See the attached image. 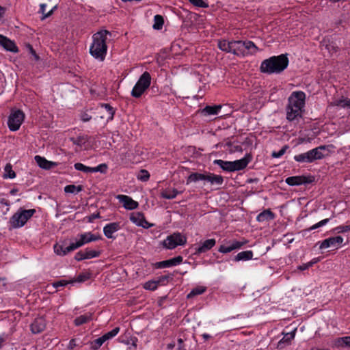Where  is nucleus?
I'll return each mask as SVG.
<instances>
[{
    "label": "nucleus",
    "mask_w": 350,
    "mask_h": 350,
    "mask_svg": "<svg viewBox=\"0 0 350 350\" xmlns=\"http://www.w3.org/2000/svg\"><path fill=\"white\" fill-rule=\"evenodd\" d=\"M275 217V215L273 212L271 211V209L264 210L262 212L260 213L257 217L256 220L258 222H264L266 221L273 220Z\"/></svg>",
    "instance_id": "obj_27"
},
{
    "label": "nucleus",
    "mask_w": 350,
    "mask_h": 350,
    "mask_svg": "<svg viewBox=\"0 0 350 350\" xmlns=\"http://www.w3.org/2000/svg\"><path fill=\"white\" fill-rule=\"evenodd\" d=\"M70 140L75 144L79 146H82L88 140V136L80 135L77 137H71Z\"/></svg>",
    "instance_id": "obj_39"
},
{
    "label": "nucleus",
    "mask_w": 350,
    "mask_h": 350,
    "mask_svg": "<svg viewBox=\"0 0 350 350\" xmlns=\"http://www.w3.org/2000/svg\"><path fill=\"white\" fill-rule=\"evenodd\" d=\"M154 267L156 269H163V268H166V267H171V265H170V260H166L157 262L154 265Z\"/></svg>",
    "instance_id": "obj_53"
},
{
    "label": "nucleus",
    "mask_w": 350,
    "mask_h": 350,
    "mask_svg": "<svg viewBox=\"0 0 350 350\" xmlns=\"http://www.w3.org/2000/svg\"><path fill=\"white\" fill-rule=\"evenodd\" d=\"M332 232L336 233V234L345 233V232H347L348 231H350V225H347V226L341 225V226H336V227L334 228L332 230Z\"/></svg>",
    "instance_id": "obj_46"
},
{
    "label": "nucleus",
    "mask_w": 350,
    "mask_h": 350,
    "mask_svg": "<svg viewBox=\"0 0 350 350\" xmlns=\"http://www.w3.org/2000/svg\"><path fill=\"white\" fill-rule=\"evenodd\" d=\"M70 283H71L70 280V281H67V280H59L57 282H53V286L54 288H57L58 287H60V286H65L67 284H70Z\"/></svg>",
    "instance_id": "obj_56"
},
{
    "label": "nucleus",
    "mask_w": 350,
    "mask_h": 350,
    "mask_svg": "<svg viewBox=\"0 0 350 350\" xmlns=\"http://www.w3.org/2000/svg\"><path fill=\"white\" fill-rule=\"evenodd\" d=\"M286 110V119L290 122H292V121L297 119L298 118H301L302 113L304 111L301 109L294 108L292 106L288 105H287Z\"/></svg>",
    "instance_id": "obj_22"
},
{
    "label": "nucleus",
    "mask_w": 350,
    "mask_h": 350,
    "mask_svg": "<svg viewBox=\"0 0 350 350\" xmlns=\"http://www.w3.org/2000/svg\"><path fill=\"white\" fill-rule=\"evenodd\" d=\"M216 244L215 239H209L201 242L198 247H196L194 254L199 255L205 253L211 250Z\"/></svg>",
    "instance_id": "obj_19"
},
{
    "label": "nucleus",
    "mask_w": 350,
    "mask_h": 350,
    "mask_svg": "<svg viewBox=\"0 0 350 350\" xmlns=\"http://www.w3.org/2000/svg\"><path fill=\"white\" fill-rule=\"evenodd\" d=\"M343 242V238L341 236L332 237L322 241L319 245V249L324 250L330 247H336L341 245Z\"/></svg>",
    "instance_id": "obj_15"
},
{
    "label": "nucleus",
    "mask_w": 350,
    "mask_h": 350,
    "mask_svg": "<svg viewBox=\"0 0 350 350\" xmlns=\"http://www.w3.org/2000/svg\"><path fill=\"white\" fill-rule=\"evenodd\" d=\"M213 163L219 166L224 171L232 172L231 161L216 159L213 161Z\"/></svg>",
    "instance_id": "obj_35"
},
{
    "label": "nucleus",
    "mask_w": 350,
    "mask_h": 350,
    "mask_svg": "<svg viewBox=\"0 0 350 350\" xmlns=\"http://www.w3.org/2000/svg\"><path fill=\"white\" fill-rule=\"evenodd\" d=\"M158 287V282L156 280H148L144 284V288L146 290L154 291Z\"/></svg>",
    "instance_id": "obj_48"
},
{
    "label": "nucleus",
    "mask_w": 350,
    "mask_h": 350,
    "mask_svg": "<svg viewBox=\"0 0 350 350\" xmlns=\"http://www.w3.org/2000/svg\"><path fill=\"white\" fill-rule=\"evenodd\" d=\"M46 3H41L40 5V9H39V11L38 12L42 14V16H41V20L43 21L44 19H46V18L51 16L54 10L57 8V6L55 5L51 10H49L48 12H46Z\"/></svg>",
    "instance_id": "obj_34"
},
{
    "label": "nucleus",
    "mask_w": 350,
    "mask_h": 350,
    "mask_svg": "<svg viewBox=\"0 0 350 350\" xmlns=\"http://www.w3.org/2000/svg\"><path fill=\"white\" fill-rule=\"evenodd\" d=\"M107 165L105 164V163H101L100 165H98V166L96 167H92L91 169V173H94V172H100L102 174H105L107 171Z\"/></svg>",
    "instance_id": "obj_47"
},
{
    "label": "nucleus",
    "mask_w": 350,
    "mask_h": 350,
    "mask_svg": "<svg viewBox=\"0 0 350 350\" xmlns=\"http://www.w3.org/2000/svg\"><path fill=\"white\" fill-rule=\"evenodd\" d=\"M75 170L81 171L85 173H91L92 167H88L81 163H76L74 165Z\"/></svg>",
    "instance_id": "obj_49"
},
{
    "label": "nucleus",
    "mask_w": 350,
    "mask_h": 350,
    "mask_svg": "<svg viewBox=\"0 0 350 350\" xmlns=\"http://www.w3.org/2000/svg\"><path fill=\"white\" fill-rule=\"evenodd\" d=\"M206 291V287L203 286H198L193 288L190 293L187 295V299H191L195 296L203 294Z\"/></svg>",
    "instance_id": "obj_36"
},
{
    "label": "nucleus",
    "mask_w": 350,
    "mask_h": 350,
    "mask_svg": "<svg viewBox=\"0 0 350 350\" xmlns=\"http://www.w3.org/2000/svg\"><path fill=\"white\" fill-rule=\"evenodd\" d=\"M289 146L288 145L284 146L279 151H273L271 154L272 157L273 158H280L284 154L286 150L288 149Z\"/></svg>",
    "instance_id": "obj_52"
},
{
    "label": "nucleus",
    "mask_w": 350,
    "mask_h": 350,
    "mask_svg": "<svg viewBox=\"0 0 350 350\" xmlns=\"http://www.w3.org/2000/svg\"><path fill=\"white\" fill-rule=\"evenodd\" d=\"M169 279L168 275H161L158 278V280H156L157 282H158V285L161 283L164 282L165 281Z\"/></svg>",
    "instance_id": "obj_62"
},
{
    "label": "nucleus",
    "mask_w": 350,
    "mask_h": 350,
    "mask_svg": "<svg viewBox=\"0 0 350 350\" xmlns=\"http://www.w3.org/2000/svg\"><path fill=\"white\" fill-rule=\"evenodd\" d=\"M100 107L104 108L108 113L107 121H111L113 119L116 110L109 103L100 104Z\"/></svg>",
    "instance_id": "obj_37"
},
{
    "label": "nucleus",
    "mask_w": 350,
    "mask_h": 350,
    "mask_svg": "<svg viewBox=\"0 0 350 350\" xmlns=\"http://www.w3.org/2000/svg\"><path fill=\"white\" fill-rule=\"evenodd\" d=\"M98 218H100V213L99 212L94 213L88 217V221L92 223V222H93V221L94 219H98Z\"/></svg>",
    "instance_id": "obj_58"
},
{
    "label": "nucleus",
    "mask_w": 350,
    "mask_h": 350,
    "mask_svg": "<svg viewBox=\"0 0 350 350\" xmlns=\"http://www.w3.org/2000/svg\"><path fill=\"white\" fill-rule=\"evenodd\" d=\"M151 83V76L147 71L144 72L139 78L138 81L134 85L131 96L134 98H139L144 92L150 87Z\"/></svg>",
    "instance_id": "obj_7"
},
{
    "label": "nucleus",
    "mask_w": 350,
    "mask_h": 350,
    "mask_svg": "<svg viewBox=\"0 0 350 350\" xmlns=\"http://www.w3.org/2000/svg\"><path fill=\"white\" fill-rule=\"evenodd\" d=\"M100 254V251L86 248L85 250H81L77 252L74 258L77 261H81L85 259H91L93 258L98 257Z\"/></svg>",
    "instance_id": "obj_14"
},
{
    "label": "nucleus",
    "mask_w": 350,
    "mask_h": 350,
    "mask_svg": "<svg viewBox=\"0 0 350 350\" xmlns=\"http://www.w3.org/2000/svg\"><path fill=\"white\" fill-rule=\"evenodd\" d=\"M331 105L335 107H340L342 108L348 107L350 109V98L342 97L340 99L335 100Z\"/></svg>",
    "instance_id": "obj_31"
},
{
    "label": "nucleus",
    "mask_w": 350,
    "mask_h": 350,
    "mask_svg": "<svg viewBox=\"0 0 350 350\" xmlns=\"http://www.w3.org/2000/svg\"><path fill=\"white\" fill-rule=\"evenodd\" d=\"M27 48L29 50V53H31L33 57H34V59L36 61H38L40 59V57L39 55L36 53V51L33 49V46L30 44H28L27 45Z\"/></svg>",
    "instance_id": "obj_57"
},
{
    "label": "nucleus",
    "mask_w": 350,
    "mask_h": 350,
    "mask_svg": "<svg viewBox=\"0 0 350 350\" xmlns=\"http://www.w3.org/2000/svg\"><path fill=\"white\" fill-rule=\"evenodd\" d=\"M35 209L19 208L10 219L9 224L12 228L23 227L27 221L35 214Z\"/></svg>",
    "instance_id": "obj_6"
},
{
    "label": "nucleus",
    "mask_w": 350,
    "mask_h": 350,
    "mask_svg": "<svg viewBox=\"0 0 350 350\" xmlns=\"http://www.w3.org/2000/svg\"><path fill=\"white\" fill-rule=\"evenodd\" d=\"M92 319V314L91 313H87L83 315H80L74 320V324L76 326H80L83 325Z\"/></svg>",
    "instance_id": "obj_30"
},
{
    "label": "nucleus",
    "mask_w": 350,
    "mask_h": 350,
    "mask_svg": "<svg viewBox=\"0 0 350 350\" xmlns=\"http://www.w3.org/2000/svg\"><path fill=\"white\" fill-rule=\"evenodd\" d=\"M6 340L5 334H3L0 335V349L2 348Z\"/></svg>",
    "instance_id": "obj_63"
},
{
    "label": "nucleus",
    "mask_w": 350,
    "mask_h": 350,
    "mask_svg": "<svg viewBox=\"0 0 350 350\" xmlns=\"http://www.w3.org/2000/svg\"><path fill=\"white\" fill-rule=\"evenodd\" d=\"M221 108V105H213V106H206L204 108L201 109L200 113L204 116H208L211 115H217L219 112Z\"/></svg>",
    "instance_id": "obj_28"
},
{
    "label": "nucleus",
    "mask_w": 350,
    "mask_h": 350,
    "mask_svg": "<svg viewBox=\"0 0 350 350\" xmlns=\"http://www.w3.org/2000/svg\"><path fill=\"white\" fill-rule=\"evenodd\" d=\"M306 94L302 91L293 92L288 98V105L304 110Z\"/></svg>",
    "instance_id": "obj_11"
},
{
    "label": "nucleus",
    "mask_w": 350,
    "mask_h": 350,
    "mask_svg": "<svg viewBox=\"0 0 350 350\" xmlns=\"http://www.w3.org/2000/svg\"><path fill=\"white\" fill-rule=\"evenodd\" d=\"M100 238V236H96L91 232L79 234L77 237L72 239L69 244L68 239L60 240L59 242L54 244L53 250L56 255L65 256L85 244L96 241Z\"/></svg>",
    "instance_id": "obj_1"
},
{
    "label": "nucleus",
    "mask_w": 350,
    "mask_h": 350,
    "mask_svg": "<svg viewBox=\"0 0 350 350\" xmlns=\"http://www.w3.org/2000/svg\"><path fill=\"white\" fill-rule=\"evenodd\" d=\"M4 175L3 177L5 178H10L12 179L16 177V173L14 170H12V167L10 163H8L4 168Z\"/></svg>",
    "instance_id": "obj_41"
},
{
    "label": "nucleus",
    "mask_w": 350,
    "mask_h": 350,
    "mask_svg": "<svg viewBox=\"0 0 350 350\" xmlns=\"http://www.w3.org/2000/svg\"><path fill=\"white\" fill-rule=\"evenodd\" d=\"M119 332H120V327H116L110 332H108L107 333L103 335V336L104 338H105L106 340H109V339L113 338L114 336H116L118 334Z\"/></svg>",
    "instance_id": "obj_50"
},
{
    "label": "nucleus",
    "mask_w": 350,
    "mask_h": 350,
    "mask_svg": "<svg viewBox=\"0 0 350 350\" xmlns=\"http://www.w3.org/2000/svg\"><path fill=\"white\" fill-rule=\"evenodd\" d=\"M314 181L313 176H294L286 178L285 182L289 186H299L312 183Z\"/></svg>",
    "instance_id": "obj_12"
},
{
    "label": "nucleus",
    "mask_w": 350,
    "mask_h": 350,
    "mask_svg": "<svg viewBox=\"0 0 350 350\" xmlns=\"http://www.w3.org/2000/svg\"><path fill=\"white\" fill-rule=\"evenodd\" d=\"M248 241H239L237 240L232 241L230 244L228 246L226 245H220L218 249V252L223 254H227L231 252L233 250H239L242 247H243Z\"/></svg>",
    "instance_id": "obj_17"
},
{
    "label": "nucleus",
    "mask_w": 350,
    "mask_h": 350,
    "mask_svg": "<svg viewBox=\"0 0 350 350\" xmlns=\"http://www.w3.org/2000/svg\"><path fill=\"white\" fill-rule=\"evenodd\" d=\"M164 24V19L161 15L157 14L154 16V24L152 27L154 29L160 30Z\"/></svg>",
    "instance_id": "obj_38"
},
{
    "label": "nucleus",
    "mask_w": 350,
    "mask_h": 350,
    "mask_svg": "<svg viewBox=\"0 0 350 350\" xmlns=\"http://www.w3.org/2000/svg\"><path fill=\"white\" fill-rule=\"evenodd\" d=\"M130 220L138 226H142L143 228H148L150 226H146L144 225V224H148V222L146 220L144 214L139 212L132 213L130 216Z\"/></svg>",
    "instance_id": "obj_24"
},
{
    "label": "nucleus",
    "mask_w": 350,
    "mask_h": 350,
    "mask_svg": "<svg viewBox=\"0 0 350 350\" xmlns=\"http://www.w3.org/2000/svg\"><path fill=\"white\" fill-rule=\"evenodd\" d=\"M189 1L193 5L199 8H206L208 7V4L203 0H189Z\"/></svg>",
    "instance_id": "obj_54"
},
{
    "label": "nucleus",
    "mask_w": 350,
    "mask_h": 350,
    "mask_svg": "<svg viewBox=\"0 0 350 350\" xmlns=\"http://www.w3.org/2000/svg\"><path fill=\"white\" fill-rule=\"evenodd\" d=\"M237 40H232L230 42L226 40H219L217 43L218 48L226 53H231L235 55H237Z\"/></svg>",
    "instance_id": "obj_16"
},
{
    "label": "nucleus",
    "mask_w": 350,
    "mask_h": 350,
    "mask_svg": "<svg viewBox=\"0 0 350 350\" xmlns=\"http://www.w3.org/2000/svg\"><path fill=\"white\" fill-rule=\"evenodd\" d=\"M237 56L245 57L248 55H255L260 49L251 40H237Z\"/></svg>",
    "instance_id": "obj_8"
},
{
    "label": "nucleus",
    "mask_w": 350,
    "mask_h": 350,
    "mask_svg": "<svg viewBox=\"0 0 350 350\" xmlns=\"http://www.w3.org/2000/svg\"><path fill=\"white\" fill-rule=\"evenodd\" d=\"M334 346L337 348L350 347V336L336 338L334 341Z\"/></svg>",
    "instance_id": "obj_29"
},
{
    "label": "nucleus",
    "mask_w": 350,
    "mask_h": 350,
    "mask_svg": "<svg viewBox=\"0 0 350 350\" xmlns=\"http://www.w3.org/2000/svg\"><path fill=\"white\" fill-rule=\"evenodd\" d=\"M187 242L185 237L182 235L180 232H174L170 234L164 239L161 245L167 250H173L178 245H184Z\"/></svg>",
    "instance_id": "obj_9"
},
{
    "label": "nucleus",
    "mask_w": 350,
    "mask_h": 350,
    "mask_svg": "<svg viewBox=\"0 0 350 350\" xmlns=\"http://www.w3.org/2000/svg\"><path fill=\"white\" fill-rule=\"evenodd\" d=\"M111 36V33L106 29H101L93 34L90 47V53L93 57L100 62L105 60L107 52V39Z\"/></svg>",
    "instance_id": "obj_2"
},
{
    "label": "nucleus",
    "mask_w": 350,
    "mask_h": 350,
    "mask_svg": "<svg viewBox=\"0 0 350 350\" xmlns=\"http://www.w3.org/2000/svg\"><path fill=\"white\" fill-rule=\"evenodd\" d=\"M294 336L295 334L293 332L286 334L278 342V347L282 348L284 346L289 345Z\"/></svg>",
    "instance_id": "obj_32"
},
{
    "label": "nucleus",
    "mask_w": 350,
    "mask_h": 350,
    "mask_svg": "<svg viewBox=\"0 0 350 350\" xmlns=\"http://www.w3.org/2000/svg\"><path fill=\"white\" fill-rule=\"evenodd\" d=\"M182 191H178L176 189L172 190H165L161 192V196L164 199L172 200L175 198L178 194L181 193Z\"/></svg>",
    "instance_id": "obj_33"
},
{
    "label": "nucleus",
    "mask_w": 350,
    "mask_h": 350,
    "mask_svg": "<svg viewBox=\"0 0 350 350\" xmlns=\"http://www.w3.org/2000/svg\"><path fill=\"white\" fill-rule=\"evenodd\" d=\"M105 341V338L103 336L99 337L91 342V349L93 350L98 349Z\"/></svg>",
    "instance_id": "obj_43"
},
{
    "label": "nucleus",
    "mask_w": 350,
    "mask_h": 350,
    "mask_svg": "<svg viewBox=\"0 0 350 350\" xmlns=\"http://www.w3.org/2000/svg\"><path fill=\"white\" fill-rule=\"evenodd\" d=\"M333 145L326 146L322 145L315 148H313L306 152L301 153L294 157L295 161L299 163L306 162L312 163L316 160L323 159L326 154L323 151L328 150L329 148H333ZM328 154H327V155Z\"/></svg>",
    "instance_id": "obj_4"
},
{
    "label": "nucleus",
    "mask_w": 350,
    "mask_h": 350,
    "mask_svg": "<svg viewBox=\"0 0 350 350\" xmlns=\"http://www.w3.org/2000/svg\"><path fill=\"white\" fill-rule=\"evenodd\" d=\"M310 267H311L309 266V262H307V263H304V264H302V265L298 266L297 269H299L300 271H305L306 269H308Z\"/></svg>",
    "instance_id": "obj_61"
},
{
    "label": "nucleus",
    "mask_w": 350,
    "mask_h": 350,
    "mask_svg": "<svg viewBox=\"0 0 350 350\" xmlns=\"http://www.w3.org/2000/svg\"><path fill=\"white\" fill-rule=\"evenodd\" d=\"M90 278V273L85 272V273H81L77 275V277L75 280H71L70 282L71 284L74 282H83L87 281Z\"/></svg>",
    "instance_id": "obj_42"
},
{
    "label": "nucleus",
    "mask_w": 350,
    "mask_h": 350,
    "mask_svg": "<svg viewBox=\"0 0 350 350\" xmlns=\"http://www.w3.org/2000/svg\"><path fill=\"white\" fill-rule=\"evenodd\" d=\"M82 190H83V187L81 185L76 186L75 185H68L64 187L65 193L77 194L79 192L81 191Z\"/></svg>",
    "instance_id": "obj_40"
},
{
    "label": "nucleus",
    "mask_w": 350,
    "mask_h": 350,
    "mask_svg": "<svg viewBox=\"0 0 350 350\" xmlns=\"http://www.w3.org/2000/svg\"><path fill=\"white\" fill-rule=\"evenodd\" d=\"M35 161H36L38 165L42 169L44 170H50L57 165V163L55 162L50 161L46 160L44 157H42L40 155H36L35 157Z\"/></svg>",
    "instance_id": "obj_23"
},
{
    "label": "nucleus",
    "mask_w": 350,
    "mask_h": 350,
    "mask_svg": "<svg viewBox=\"0 0 350 350\" xmlns=\"http://www.w3.org/2000/svg\"><path fill=\"white\" fill-rule=\"evenodd\" d=\"M92 119V116L90 115H89L88 113L84 112V113H82L81 115V120L83 121V122H88L90 121V120Z\"/></svg>",
    "instance_id": "obj_59"
},
{
    "label": "nucleus",
    "mask_w": 350,
    "mask_h": 350,
    "mask_svg": "<svg viewBox=\"0 0 350 350\" xmlns=\"http://www.w3.org/2000/svg\"><path fill=\"white\" fill-rule=\"evenodd\" d=\"M198 181H206L212 185L220 186L224 183V178L221 175H217L211 172H205L204 174L193 172L187 177V185Z\"/></svg>",
    "instance_id": "obj_5"
},
{
    "label": "nucleus",
    "mask_w": 350,
    "mask_h": 350,
    "mask_svg": "<svg viewBox=\"0 0 350 350\" xmlns=\"http://www.w3.org/2000/svg\"><path fill=\"white\" fill-rule=\"evenodd\" d=\"M252 160V155L250 153H247L242 159L231 161L232 172L244 170Z\"/></svg>",
    "instance_id": "obj_13"
},
{
    "label": "nucleus",
    "mask_w": 350,
    "mask_h": 350,
    "mask_svg": "<svg viewBox=\"0 0 350 350\" xmlns=\"http://www.w3.org/2000/svg\"><path fill=\"white\" fill-rule=\"evenodd\" d=\"M0 45L8 51L12 53H17L18 51V48L15 42L1 34H0Z\"/></svg>",
    "instance_id": "obj_20"
},
{
    "label": "nucleus",
    "mask_w": 350,
    "mask_h": 350,
    "mask_svg": "<svg viewBox=\"0 0 350 350\" xmlns=\"http://www.w3.org/2000/svg\"><path fill=\"white\" fill-rule=\"evenodd\" d=\"M25 114L20 109L12 110L8 120V126L11 131H16L24 121Z\"/></svg>",
    "instance_id": "obj_10"
},
{
    "label": "nucleus",
    "mask_w": 350,
    "mask_h": 350,
    "mask_svg": "<svg viewBox=\"0 0 350 350\" xmlns=\"http://www.w3.org/2000/svg\"><path fill=\"white\" fill-rule=\"evenodd\" d=\"M45 327L44 320L42 318H38L31 324V330L33 334H38L42 332Z\"/></svg>",
    "instance_id": "obj_25"
},
{
    "label": "nucleus",
    "mask_w": 350,
    "mask_h": 350,
    "mask_svg": "<svg viewBox=\"0 0 350 350\" xmlns=\"http://www.w3.org/2000/svg\"><path fill=\"white\" fill-rule=\"evenodd\" d=\"M116 198L120 202L123 204L124 208L127 210H134L139 206L137 202L133 200L130 196L126 195H118Z\"/></svg>",
    "instance_id": "obj_18"
},
{
    "label": "nucleus",
    "mask_w": 350,
    "mask_h": 350,
    "mask_svg": "<svg viewBox=\"0 0 350 350\" xmlns=\"http://www.w3.org/2000/svg\"><path fill=\"white\" fill-rule=\"evenodd\" d=\"M150 178V174L146 170H141L137 175L138 180L147 181Z\"/></svg>",
    "instance_id": "obj_51"
},
{
    "label": "nucleus",
    "mask_w": 350,
    "mask_h": 350,
    "mask_svg": "<svg viewBox=\"0 0 350 350\" xmlns=\"http://www.w3.org/2000/svg\"><path fill=\"white\" fill-rule=\"evenodd\" d=\"M288 64L287 54L271 56L261 62L260 71L268 75L280 74L288 67Z\"/></svg>",
    "instance_id": "obj_3"
},
{
    "label": "nucleus",
    "mask_w": 350,
    "mask_h": 350,
    "mask_svg": "<svg viewBox=\"0 0 350 350\" xmlns=\"http://www.w3.org/2000/svg\"><path fill=\"white\" fill-rule=\"evenodd\" d=\"M77 339H76V338H72L70 340L69 344H68V348L70 350H73L75 347L79 346V345L77 343Z\"/></svg>",
    "instance_id": "obj_60"
},
{
    "label": "nucleus",
    "mask_w": 350,
    "mask_h": 350,
    "mask_svg": "<svg viewBox=\"0 0 350 350\" xmlns=\"http://www.w3.org/2000/svg\"><path fill=\"white\" fill-rule=\"evenodd\" d=\"M329 220H330L329 218L324 219L319 221L318 223L314 224L313 226H310V228L304 230V231L310 232L311 230L317 229V228H319L320 227H322V226L326 225L329 221Z\"/></svg>",
    "instance_id": "obj_44"
},
{
    "label": "nucleus",
    "mask_w": 350,
    "mask_h": 350,
    "mask_svg": "<svg viewBox=\"0 0 350 350\" xmlns=\"http://www.w3.org/2000/svg\"><path fill=\"white\" fill-rule=\"evenodd\" d=\"M169 260L171 267H174L180 265L183 262V258L181 256H178Z\"/></svg>",
    "instance_id": "obj_55"
},
{
    "label": "nucleus",
    "mask_w": 350,
    "mask_h": 350,
    "mask_svg": "<svg viewBox=\"0 0 350 350\" xmlns=\"http://www.w3.org/2000/svg\"><path fill=\"white\" fill-rule=\"evenodd\" d=\"M253 256L254 253L252 250L243 251L234 256L232 260L235 262L247 261L252 260L253 258Z\"/></svg>",
    "instance_id": "obj_26"
},
{
    "label": "nucleus",
    "mask_w": 350,
    "mask_h": 350,
    "mask_svg": "<svg viewBox=\"0 0 350 350\" xmlns=\"http://www.w3.org/2000/svg\"><path fill=\"white\" fill-rule=\"evenodd\" d=\"M329 220H330L329 218L324 219L319 221L318 223L314 224L313 226H310V228L304 230V231L310 232L311 230L317 229V228H319L320 227H322V226L326 225L329 221Z\"/></svg>",
    "instance_id": "obj_45"
},
{
    "label": "nucleus",
    "mask_w": 350,
    "mask_h": 350,
    "mask_svg": "<svg viewBox=\"0 0 350 350\" xmlns=\"http://www.w3.org/2000/svg\"><path fill=\"white\" fill-rule=\"evenodd\" d=\"M130 341H131V344L134 347H137V341H138V339L137 337L135 336H133V337H131L130 338Z\"/></svg>",
    "instance_id": "obj_64"
},
{
    "label": "nucleus",
    "mask_w": 350,
    "mask_h": 350,
    "mask_svg": "<svg viewBox=\"0 0 350 350\" xmlns=\"http://www.w3.org/2000/svg\"><path fill=\"white\" fill-rule=\"evenodd\" d=\"M121 228L120 224L119 222H112L107 224L103 228V233L105 236L108 239H115L113 234L118 231Z\"/></svg>",
    "instance_id": "obj_21"
}]
</instances>
